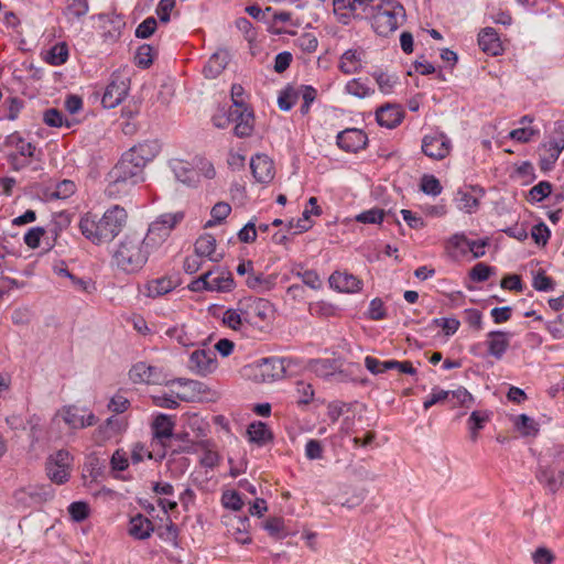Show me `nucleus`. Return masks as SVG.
<instances>
[{
  "mask_svg": "<svg viewBox=\"0 0 564 564\" xmlns=\"http://www.w3.org/2000/svg\"><path fill=\"white\" fill-rule=\"evenodd\" d=\"M230 61L229 52L226 50L216 51L204 66L203 73L206 78H216L226 68Z\"/></svg>",
  "mask_w": 564,
  "mask_h": 564,
  "instance_id": "obj_21",
  "label": "nucleus"
},
{
  "mask_svg": "<svg viewBox=\"0 0 564 564\" xmlns=\"http://www.w3.org/2000/svg\"><path fill=\"white\" fill-rule=\"evenodd\" d=\"M89 511V506L85 501H75L68 506V513L75 522H82L87 519Z\"/></svg>",
  "mask_w": 564,
  "mask_h": 564,
  "instance_id": "obj_44",
  "label": "nucleus"
},
{
  "mask_svg": "<svg viewBox=\"0 0 564 564\" xmlns=\"http://www.w3.org/2000/svg\"><path fill=\"white\" fill-rule=\"evenodd\" d=\"M247 433L250 442L260 446L267 444L272 438V434L267 424L260 421L251 423L248 426Z\"/></svg>",
  "mask_w": 564,
  "mask_h": 564,
  "instance_id": "obj_30",
  "label": "nucleus"
},
{
  "mask_svg": "<svg viewBox=\"0 0 564 564\" xmlns=\"http://www.w3.org/2000/svg\"><path fill=\"white\" fill-rule=\"evenodd\" d=\"M296 44L302 51L313 53L318 46V41L314 34L303 33L297 37Z\"/></svg>",
  "mask_w": 564,
  "mask_h": 564,
  "instance_id": "obj_53",
  "label": "nucleus"
},
{
  "mask_svg": "<svg viewBox=\"0 0 564 564\" xmlns=\"http://www.w3.org/2000/svg\"><path fill=\"white\" fill-rule=\"evenodd\" d=\"M345 90L347 94L358 98H365L372 93V90L362 83L360 78L349 80L345 86Z\"/></svg>",
  "mask_w": 564,
  "mask_h": 564,
  "instance_id": "obj_41",
  "label": "nucleus"
},
{
  "mask_svg": "<svg viewBox=\"0 0 564 564\" xmlns=\"http://www.w3.org/2000/svg\"><path fill=\"white\" fill-rule=\"evenodd\" d=\"M540 169L547 172L553 169L555 162L558 160V148H552L546 142L540 148Z\"/></svg>",
  "mask_w": 564,
  "mask_h": 564,
  "instance_id": "obj_33",
  "label": "nucleus"
},
{
  "mask_svg": "<svg viewBox=\"0 0 564 564\" xmlns=\"http://www.w3.org/2000/svg\"><path fill=\"white\" fill-rule=\"evenodd\" d=\"M231 121L236 122L234 132L239 138L249 137L253 130V113L248 107L230 109Z\"/></svg>",
  "mask_w": 564,
  "mask_h": 564,
  "instance_id": "obj_15",
  "label": "nucleus"
},
{
  "mask_svg": "<svg viewBox=\"0 0 564 564\" xmlns=\"http://www.w3.org/2000/svg\"><path fill=\"white\" fill-rule=\"evenodd\" d=\"M373 77L379 86L380 91L383 94L391 93L394 84L397 83L395 77L388 75L386 73H382V72L373 73Z\"/></svg>",
  "mask_w": 564,
  "mask_h": 564,
  "instance_id": "obj_52",
  "label": "nucleus"
},
{
  "mask_svg": "<svg viewBox=\"0 0 564 564\" xmlns=\"http://www.w3.org/2000/svg\"><path fill=\"white\" fill-rule=\"evenodd\" d=\"M487 421H489V414L487 412H471L468 424L470 430V438L473 442L477 441L478 430H481Z\"/></svg>",
  "mask_w": 564,
  "mask_h": 564,
  "instance_id": "obj_39",
  "label": "nucleus"
},
{
  "mask_svg": "<svg viewBox=\"0 0 564 564\" xmlns=\"http://www.w3.org/2000/svg\"><path fill=\"white\" fill-rule=\"evenodd\" d=\"M366 19L370 20L378 35L388 36L404 23L405 9L397 0H383L372 9L371 14L366 15Z\"/></svg>",
  "mask_w": 564,
  "mask_h": 564,
  "instance_id": "obj_4",
  "label": "nucleus"
},
{
  "mask_svg": "<svg viewBox=\"0 0 564 564\" xmlns=\"http://www.w3.org/2000/svg\"><path fill=\"white\" fill-rule=\"evenodd\" d=\"M129 377L133 383L159 384L165 377L161 368L148 365L145 362L135 364L129 371Z\"/></svg>",
  "mask_w": 564,
  "mask_h": 564,
  "instance_id": "obj_9",
  "label": "nucleus"
},
{
  "mask_svg": "<svg viewBox=\"0 0 564 564\" xmlns=\"http://www.w3.org/2000/svg\"><path fill=\"white\" fill-rule=\"evenodd\" d=\"M89 10L87 0H69L65 8V14L70 18L80 19Z\"/></svg>",
  "mask_w": 564,
  "mask_h": 564,
  "instance_id": "obj_42",
  "label": "nucleus"
},
{
  "mask_svg": "<svg viewBox=\"0 0 564 564\" xmlns=\"http://www.w3.org/2000/svg\"><path fill=\"white\" fill-rule=\"evenodd\" d=\"M550 235V229L544 223H539L532 227L531 236L536 245L545 246Z\"/></svg>",
  "mask_w": 564,
  "mask_h": 564,
  "instance_id": "obj_56",
  "label": "nucleus"
},
{
  "mask_svg": "<svg viewBox=\"0 0 564 564\" xmlns=\"http://www.w3.org/2000/svg\"><path fill=\"white\" fill-rule=\"evenodd\" d=\"M494 269L484 262L477 263L469 272V276L475 282H485L492 274Z\"/></svg>",
  "mask_w": 564,
  "mask_h": 564,
  "instance_id": "obj_50",
  "label": "nucleus"
},
{
  "mask_svg": "<svg viewBox=\"0 0 564 564\" xmlns=\"http://www.w3.org/2000/svg\"><path fill=\"white\" fill-rule=\"evenodd\" d=\"M195 253L198 257H207L212 261H218L219 259L215 257L216 251V239L210 234H205L200 236L195 242Z\"/></svg>",
  "mask_w": 564,
  "mask_h": 564,
  "instance_id": "obj_28",
  "label": "nucleus"
},
{
  "mask_svg": "<svg viewBox=\"0 0 564 564\" xmlns=\"http://www.w3.org/2000/svg\"><path fill=\"white\" fill-rule=\"evenodd\" d=\"M241 305L243 319L250 326H260L261 323L269 321L272 314V305L264 299H245Z\"/></svg>",
  "mask_w": 564,
  "mask_h": 564,
  "instance_id": "obj_6",
  "label": "nucleus"
},
{
  "mask_svg": "<svg viewBox=\"0 0 564 564\" xmlns=\"http://www.w3.org/2000/svg\"><path fill=\"white\" fill-rule=\"evenodd\" d=\"M250 167L253 177L262 184L270 183L274 177L273 161L265 154H257L251 159Z\"/></svg>",
  "mask_w": 564,
  "mask_h": 564,
  "instance_id": "obj_14",
  "label": "nucleus"
},
{
  "mask_svg": "<svg viewBox=\"0 0 564 564\" xmlns=\"http://www.w3.org/2000/svg\"><path fill=\"white\" fill-rule=\"evenodd\" d=\"M488 354L501 359L509 348L511 334L502 330H492L487 335Z\"/></svg>",
  "mask_w": 564,
  "mask_h": 564,
  "instance_id": "obj_20",
  "label": "nucleus"
},
{
  "mask_svg": "<svg viewBox=\"0 0 564 564\" xmlns=\"http://www.w3.org/2000/svg\"><path fill=\"white\" fill-rule=\"evenodd\" d=\"M28 495L36 502L51 500L54 497V490L50 485L41 487H29Z\"/></svg>",
  "mask_w": 564,
  "mask_h": 564,
  "instance_id": "obj_47",
  "label": "nucleus"
},
{
  "mask_svg": "<svg viewBox=\"0 0 564 564\" xmlns=\"http://www.w3.org/2000/svg\"><path fill=\"white\" fill-rule=\"evenodd\" d=\"M153 530L154 527L152 521L141 513H138L130 519L128 532L137 540H145L150 538Z\"/></svg>",
  "mask_w": 564,
  "mask_h": 564,
  "instance_id": "obj_23",
  "label": "nucleus"
},
{
  "mask_svg": "<svg viewBox=\"0 0 564 564\" xmlns=\"http://www.w3.org/2000/svg\"><path fill=\"white\" fill-rule=\"evenodd\" d=\"M169 227L161 223L153 221L143 234L144 245L151 253L156 251L163 242L170 237Z\"/></svg>",
  "mask_w": 564,
  "mask_h": 564,
  "instance_id": "obj_19",
  "label": "nucleus"
},
{
  "mask_svg": "<svg viewBox=\"0 0 564 564\" xmlns=\"http://www.w3.org/2000/svg\"><path fill=\"white\" fill-rule=\"evenodd\" d=\"M536 479L550 492L555 494L564 487V469L555 470L552 467L540 466Z\"/></svg>",
  "mask_w": 564,
  "mask_h": 564,
  "instance_id": "obj_18",
  "label": "nucleus"
},
{
  "mask_svg": "<svg viewBox=\"0 0 564 564\" xmlns=\"http://www.w3.org/2000/svg\"><path fill=\"white\" fill-rule=\"evenodd\" d=\"M552 192V185L547 181H541L529 191V199L532 202H541Z\"/></svg>",
  "mask_w": 564,
  "mask_h": 564,
  "instance_id": "obj_46",
  "label": "nucleus"
},
{
  "mask_svg": "<svg viewBox=\"0 0 564 564\" xmlns=\"http://www.w3.org/2000/svg\"><path fill=\"white\" fill-rule=\"evenodd\" d=\"M63 420L72 429H83V415L78 413V409L74 405L63 409Z\"/></svg>",
  "mask_w": 564,
  "mask_h": 564,
  "instance_id": "obj_45",
  "label": "nucleus"
},
{
  "mask_svg": "<svg viewBox=\"0 0 564 564\" xmlns=\"http://www.w3.org/2000/svg\"><path fill=\"white\" fill-rule=\"evenodd\" d=\"M285 372L283 360L276 357L263 358L257 364L256 379L261 382L274 381Z\"/></svg>",
  "mask_w": 564,
  "mask_h": 564,
  "instance_id": "obj_11",
  "label": "nucleus"
},
{
  "mask_svg": "<svg viewBox=\"0 0 564 564\" xmlns=\"http://www.w3.org/2000/svg\"><path fill=\"white\" fill-rule=\"evenodd\" d=\"M130 406V401L121 393H116L108 403V409L117 414L123 413Z\"/></svg>",
  "mask_w": 564,
  "mask_h": 564,
  "instance_id": "obj_60",
  "label": "nucleus"
},
{
  "mask_svg": "<svg viewBox=\"0 0 564 564\" xmlns=\"http://www.w3.org/2000/svg\"><path fill=\"white\" fill-rule=\"evenodd\" d=\"M330 288L341 293H355L361 290L362 282L351 273L335 271L329 276Z\"/></svg>",
  "mask_w": 564,
  "mask_h": 564,
  "instance_id": "obj_16",
  "label": "nucleus"
},
{
  "mask_svg": "<svg viewBox=\"0 0 564 564\" xmlns=\"http://www.w3.org/2000/svg\"><path fill=\"white\" fill-rule=\"evenodd\" d=\"M546 329L555 339L564 338V312L554 321H550Z\"/></svg>",
  "mask_w": 564,
  "mask_h": 564,
  "instance_id": "obj_63",
  "label": "nucleus"
},
{
  "mask_svg": "<svg viewBox=\"0 0 564 564\" xmlns=\"http://www.w3.org/2000/svg\"><path fill=\"white\" fill-rule=\"evenodd\" d=\"M449 243L457 249H460L463 252L468 250L473 253L474 258H480L486 252V247L488 246V238L471 240L468 239L464 234H455L451 237Z\"/></svg>",
  "mask_w": 564,
  "mask_h": 564,
  "instance_id": "obj_17",
  "label": "nucleus"
},
{
  "mask_svg": "<svg viewBox=\"0 0 564 564\" xmlns=\"http://www.w3.org/2000/svg\"><path fill=\"white\" fill-rule=\"evenodd\" d=\"M151 252L144 245L143 232L130 230L120 239L111 256L118 270L132 274L142 270Z\"/></svg>",
  "mask_w": 564,
  "mask_h": 564,
  "instance_id": "obj_2",
  "label": "nucleus"
},
{
  "mask_svg": "<svg viewBox=\"0 0 564 564\" xmlns=\"http://www.w3.org/2000/svg\"><path fill=\"white\" fill-rule=\"evenodd\" d=\"M129 86L124 79H112L106 87L101 104L107 109L116 108L127 96Z\"/></svg>",
  "mask_w": 564,
  "mask_h": 564,
  "instance_id": "obj_13",
  "label": "nucleus"
},
{
  "mask_svg": "<svg viewBox=\"0 0 564 564\" xmlns=\"http://www.w3.org/2000/svg\"><path fill=\"white\" fill-rule=\"evenodd\" d=\"M297 99V91L294 89H285L278 98L279 108L283 111H289Z\"/></svg>",
  "mask_w": 564,
  "mask_h": 564,
  "instance_id": "obj_57",
  "label": "nucleus"
},
{
  "mask_svg": "<svg viewBox=\"0 0 564 564\" xmlns=\"http://www.w3.org/2000/svg\"><path fill=\"white\" fill-rule=\"evenodd\" d=\"M73 458L65 449H59L47 457L45 470L51 481L65 484L70 475Z\"/></svg>",
  "mask_w": 564,
  "mask_h": 564,
  "instance_id": "obj_5",
  "label": "nucleus"
},
{
  "mask_svg": "<svg viewBox=\"0 0 564 564\" xmlns=\"http://www.w3.org/2000/svg\"><path fill=\"white\" fill-rule=\"evenodd\" d=\"M217 367L216 354L210 350L197 349L189 356L188 368L192 372L205 377Z\"/></svg>",
  "mask_w": 564,
  "mask_h": 564,
  "instance_id": "obj_8",
  "label": "nucleus"
},
{
  "mask_svg": "<svg viewBox=\"0 0 564 564\" xmlns=\"http://www.w3.org/2000/svg\"><path fill=\"white\" fill-rule=\"evenodd\" d=\"M156 20L153 17L147 18L135 29V36L139 39L150 37L156 30Z\"/></svg>",
  "mask_w": 564,
  "mask_h": 564,
  "instance_id": "obj_51",
  "label": "nucleus"
},
{
  "mask_svg": "<svg viewBox=\"0 0 564 564\" xmlns=\"http://www.w3.org/2000/svg\"><path fill=\"white\" fill-rule=\"evenodd\" d=\"M128 214L123 207L115 205L107 209L101 218L86 214L80 218L82 234L94 243L110 242L126 226Z\"/></svg>",
  "mask_w": 564,
  "mask_h": 564,
  "instance_id": "obj_1",
  "label": "nucleus"
},
{
  "mask_svg": "<svg viewBox=\"0 0 564 564\" xmlns=\"http://www.w3.org/2000/svg\"><path fill=\"white\" fill-rule=\"evenodd\" d=\"M175 7V0H160L156 7V14L162 23H167L171 19V12Z\"/></svg>",
  "mask_w": 564,
  "mask_h": 564,
  "instance_id": "obj_62",
  "label": "nucleus"
},
{
  "mask_svg": "<svg viewBox=\"0 0 564 564\" xmlns=\"http://www.w3.org/2000/svg\"><path fill=\"white\" fill-rule=\"evenodd\" d=\"M532 286L536 291L547 292L554 289V281L550 276L545 275L543 271H539L533 276Z\"/></svg>",
  "mask_w": 564,
  "mask_h": 564,
  "instance_id": "obj_55",
  "label": "nucleus"
},
{
  "mask_svg": "<svg viewBox=\"0 0 564 564\" xmlns=\"http://www.w3.org/2000/svg\"><path fill=\"white\" fill-rule=\"evenodd\" d=\"M154 57V48L150 44H142L137 48L134 54V63L141 68H148L152 65Z\"/></svg>",
  "mask_w": 564,
  "mask_h": 564,
  "instance_id": "obj_37",
  "label": "nucleus"
},
{
  "mask_svg": "<svg viewBox=\"0 0 564 564\" xmlns=\"http://www.w3.org/2000/svg\"><path fill=\"white\" fill-rule=\"evenodd\" d=\"M176 283L171 278L162 276L158 279H153L149 281L145 285V294L149 297H158L162 296L173 289H175Z\"/></svg>",
  "mask_w": 564,
  "mask_h": 564,
  "instance_id": "obj_27",
  "label": "nucleus"
},
{
  "mask_svg": "<svg viewBox=\"0 0 564 564\" xmlns=\"http://www.w3.org/2000/svg\"><path fill=\"white\" fill-rule=\"evenodd\" d=\"M421 189L427 195L437 196L442 193V185L435 176L424 175L421 180Z\"/></svg>",
  "mask_w": 564,
  "mask_h": 564,
  "instance_id": "obj_49",
  "label": "nucleus"
},
{
  "mask_svg": "<svg viewBox=\"0 0 564 564\" xmlns=\"http://www.w3.org/2000/svg\"><path fill=\"white\" fill-rule=\"evenodd\" d=\"M361 68L360 54L355 50H347L340 57L339 69L346 74H355Z\"/></svg>",
  "mask_w": 564,
  "mask_h": 564,
  "instance_id": "obj_29",
  "label": "nucleus"
},
{
  "mask_svg": "<svg viewBox=\"0 0 564 564\" xmlns=\"http://www.w3.org/2000/svg\"><path fill=\"white\" fill-rule=\"evenodd\" d=\"M376 119L381 127L392 129L401 123L403 119V112L395 105H386L377 110Z\"/></svg>",
  "mask_w": 564,
  "mask_h": 564,
  "instance_id": "obj_22",
  "label": "nucleus"
},
{
  "mask_svg": "<svg viewBox=\"0 0 564 564\" xmlns=\"http://www.w3.org/2000/svg\"><path fill=\"white\" fill-rule=\"evenodd\" d=\"M107 181L106 193L108 196L119 197L128 194L133 186L144 181V170L123 154L109 171Z\"/></svg>",
  "mask_w": 564,
  "mask_h": 564,
  "instance_id": "obj_3",
  "label": "nucleus"
},
{
  "mask_svg": "<svg viewBox=\"0 0 564 564\" xmlns=\"http://www.w3.org/2000/svg\"><path fill=\"white\" fill-rule=\"evenodd\" d=\"M312 370L322 378H328L338 373L344 375L343 364L336 359H317L311 364Z\"/></svg>",
  "mask_w": 564,
  "mask_h": 564,
  "instance_id": "obj_25",
  "label": "nucleus"
},
{
  "mask_svg": "<svg viewBox=\"0 0 564 564\" xmlns=\"http://www.w3.org/2000/svg\"><path fill=\"white\" fill-rule=\"evenodd\" d=\"M336 142L341 150L355 153L366 147L368 138L362 130L351 128L339 132Z\"/></svg>",
  "mask_w": 564,
  "mask_h": 564,
  "instance_id": "obj_12",
  "label": "nucleus"
},
{
  "mask_svg": "<svg viewBox=\"0 0 564 564\" xmlns=\"http://www.w3.org/2000/svg\"><path fill=\"white\" fill-rule=\"evenodd\" d=\"M434 323L437 326L442 327V329L444 330L446 336L454 335L458 330V328L460 326V322L457 318H454V317H449V318H446V317L435 318Z\"/></svg>",
  "mask_w": 564,
  "mask_h": 564,
  "instance_id": "obj_61",
  "label": "nucleus"
},
{
  "mask_svg": "<svg viewBox=\"0 0 564 564\" xmlns=\"http://www.w3.org/2000/svg\"><path fill=\"white\" fill-rule=\"evenodd\" d=\"M209 291L229 292L235 288V281L230 272H223L219 276L208 279Z\"/></svg>",
  "mask_w": 564,
  "mask_h": 564,
  "instance_id": "obj_36",
  "label": "nucleus"
},
{
  "mask_svg": "<svg viewBox=\"0 0 564 564\" xmlns=\"http://www.w3.org/2000/svg\"><path fill=\"white\" fill-rule=\"evenodd\" d=\"M153 437L163 444V440L170 438L173 435L174 422L166 414H159L152 422Z\"/></svg>",
  "mask_w": 564,
  "mask_h": 564,
  "instance_id": "obj_26",
  "label": "nucleus"
},
{
  "mask_svg": "<svg viewBox=\"0 0 564 564\" xmlns=\"http://www.w3.org/2000/svg\"><path fill=\"white\" fill-rule=\"evenodd\" d=\"M423 153L434 160H442L449 154L451 141L444 133L425 135L422 140Z\"/></svg>",
  "mask_w": 564,
  "mask_h": 564,
  "instance_id": "obj_7",
  "label": "nucleus"
},
{
  "mask_svg": "<svg viewBox=\"0 0 564 564\" xmlns=\"http://www.w3.org/2000/svg\"><path fill=\"white\" fill-rule=\"evenodd\" d=\"M242 311L243 308L240 301L237 308H228L225 311L223 323L234 330H241L247 325L242 316Z\"/></svg>",
  "mask_w": 564,
  "mask_h": 564,
  "instance_id": "obj_32",
  "label": "nucleus"
},
{
  "mask_svg": "<svg viewBox=\"0 0 564 564\" xmlns=\"http://www.w3.org/2000/svg\"><path fill=\"white\" fill-rule=\"evenodd\" d=\"M479 47L487 54L498 55L502 47L498 34L492 28H485L478 35Z\"/></svg>",
  "mask_w": 564,
  "mask_h": 564,
  "instance_id": "obj_24",
  "label": "nucleus"
},
{
  "mask_svg": "<svg viewBox=\"0 0 564 564\" xmlns=\"http://www.w3.org/2000/svg\"><path fill=\"white\" fill-rule=\"evenodd\" d=\"M514 426L523 436H535L539 432L538 423L527 414L516 416Z\"/></svg>",
  "mask_w": 564,
  "mask_h": 564,
  "instance_id": "obj_35",
  "label": "nucleus"
},
{
  "mask_svg": "<svg viewBox=\"0 0 564 564\" xmlns=\"http://www.w3.org/2000/svg\"><path fill=\"white\" fill-rule=\"evenodd\" d=\"M175 177L187 185L195 182L196 172L191 167L189 163L182 160H174L171 163Z\"/></svg>",
  "mask_w": 564,
  "mask_h": 564,
  "instance_id": "obj_31",
  "label": "nucleus"
},
{
  "mask_svg": "<svg viewBox=\"0 0 564 564\" xmlns=\"http://www.w3.org/2000/svg\"><path fill=\"white\" fill-rule=\"evenodd\" d=\"M264 529L270 535L275 538H282L285 535L284 521L281 518H270L264 523Z\"/></svg>",
  "mask_w": 564,
  "mask_h": 564,
  "instance_id": "obj_59",
  "label": "nucleus"
},
{
  "mask_svg": "<svg viewBox=\"0 0 564 564\" xmlns=\"http://www.w3.org/2000/svg\"><path fill=\"white\" fill-rule=\"evenodd\" d=\"M68 58V48L65 43L55 44L45 55V61L54 66L64 64Z\"/></svg>",
  "mask_w": 564,
  "mask_h": 564,
  "instance_id": "obj_34",
  "label": "nucleus"
},
{
  "mask_svg": "<svg viewBox=\"0 0 564 564\" xmlns=\"http://www.w3.org/2000/svg\"><path fill=\"white\" fill-rule=\"evenodd\" d=\"M45 229L43 227H33L24 235V242L29 248L35 249L40 246V240L44 236Z\"/></svg>",
  "mask_w": 564,
  "mask_h": 564,
  "instance_id": "obj_58",
  "label": "nucleus"
},
{
  "mask_svg": "<svg viewBox=\"0 0 564 564\" xmlns=\"http://www.w3.org/2000/svg\"><path fill=\"white\" fill-rule=\"evenodd\" d=\"M532 560L534 564H552L555 556L549 549L541 546L532 553Z\"/></svg>",
  "mask_w": 564,
  "mask_h": 564,
  "instance_id": "obj_64",
  "label": "nucleus"
},
{
  "mask_svg": "<svg viewBox=\"0 0 564 564\" xmlns=\"http://www.w3.org/2000/svg\"><path fill=\"white\" fill-rule=\"evenodd\" d=\"M160 150L161 145L156 140H147L133 145L124 154L144 170L145 165L159 154Z\"/></svg>",
  "mask_w": 564,
  "mask_h": 564,
  "instance_id": "obj_10",
  "label": "nucleus"
},
{
  "mask_svg": "<svg viewBox=\"0 0 564 564\" xmlns=\"http://www.w3.org/2000/svg\"><path fill=\"white\" fill-rule=\"evenodd\" d=\"M459 209L466 213H473L478 206V199L466 191H458L456 197Z\"/></svg>",
  "mask_w": 564,
  "mask_h": 564,
  "instance_id": "obj_43",
  "label": "nucleus"
},
{
  "mask_svg": "<svg viewBox=\"0 0 564 564\" xmlns=\"http://www.w3.org/2000/svg\"><path fill=\"white\" fill-rule=\"evenodd\" d=\"M221 501L225 508L238 511L242 508L243 501L240 495L232 490L223 494Z\"/></svg>",
  "mask_w": 564,
  "mask_h": 564,
  "instance_id": "obj_54",
  "label": "nucleus"
},
{
  "mask_svg": "<svg viewBox=\"0 0 564 564\" xmlns=\"http://www.w3.org/2000/svg\"><path fill=\"white\" fill-rule=\"evenodd\" d=\"M384 210L372 208L356 216V220L362 224H380L384 218Z\"/></svg>",
  "mask_w": 564,
  "mask_h": 564,
  "instance_id": "obj_48",
  "label": "nucleus"
},
{
  "mask_svg": "<svg viewBox=\"0 0 564 564\" xmlns=\"http://www.w3.org/2000/svg\"><path fill=\"white\" fill-rule=\"evenodd\" d=\"M231 212V206L228 203L219 202L215 204L210 210L212 219H209L205 227H213L225 220Z\"/></svg>",
  "mask_w": 564,
  "mask_h": 564,
  "instance_id": "obj_38",
  "label": "nucleus"
},
{
  "mask_svg": "<svg viewBox=\"0 0 564 564\" xmlns=\"http://www.w3.org/2000/svg\"><path fill=\"white\" fill-rule=\"evenodd\" d=\"M311 215L312 212H310L308 208H305L299 219H291L288 223V230L292 231V234H301L308 230L312 227Z\"/></svg>",
  "mask_w": 564,
  "mask_h": 564,
  "instance_id": "obj_40",
  "label": "nucleus"
}]
</instances>
